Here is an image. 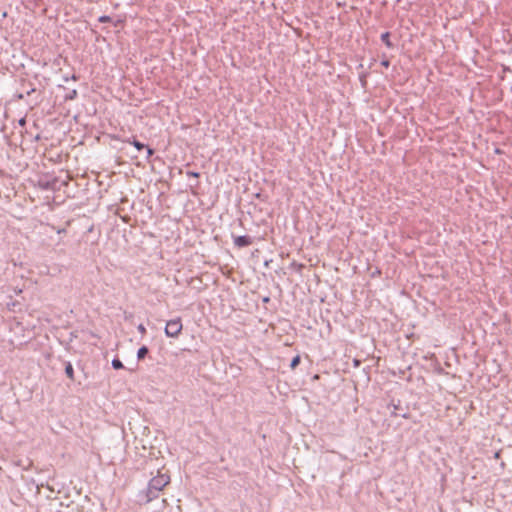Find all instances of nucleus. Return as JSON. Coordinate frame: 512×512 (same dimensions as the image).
<instances>
[{"label": "nucleus", "mask_w": 512, "mask_h": 512, "mask_svg": "<svg viewBox=\"0 0 512 512\" xmlns=\"http://www.w3.org/2000/svg\"><path fill=\"white\" fill-rule=\"evenodd\" d=\"M182 322L180 318L169 320L165 326V334L171 338H177L182 331Z\"/></svg>", "instance_id": "1"}, {"label": "nucleus", "mask_w": 512, "mask_h": 512, "mask_svg": "<svg viewBox=\"0 0 512 512\" xmlns=\"http://www.w3.org/2000/svg\"><path fill=\"white\" fill-rule=\"evenodd\" d=\"M170 482V477L166 474H158L149 481L151 488L154 490H162Z\"/></svg>", "instance_id": "2"}, {"label": "nucleus", "mask_w": 512, "mask_h": 512, "mask_svg": "<svg viewBox=\"0 0 512 512\" xmlns=\"http://www.w3.org/2000/svg\"><path fill=\"white\" fill-rule=\"evenodd\" d=\"M159 492H160V490H154L151 488V485L148 484V487H147L146 491L144 492V502L149 503L153 499L157 498Z\"/></svg>", "instance_id": "3"}, {"label": "nucleus", "mask_w": 512, "mask_h": 512, "mask_svg": "<svg viewBox=\"0 0 512 512\" xmlns=\"http://www.w3.org/2000/svg\"><path fill=\"white\" fill-rule=\"evenodd\" d=\"M234 244L239 247H246L252 244V239L249 236H237L234 238Z\"/></svg>", "instance_id": "4"}, {"label": "nucleus", "mask_w": 512, "mask_h": 512, "mask_svg": "<svg viewBox=\"0 0 512 512\" xmlns=\"http://www.w3.org/2000/svg\"><path fill=\"white\" fill-rule=\"evenodd\" d=\"M65 373L69 379L74 380V369L70 362L65 365Z\"/></svg>", "instance_id": "5"}, {"label": "nucleus", "mask_w": 512, "mask_h": 512, "mask_svg": "<svg viewBox=\"0 0 512 512\" xmlns=\"http://www.w3.org/2000/svg\"><path fill=\"white\" fill-rule=\"evenodd\" d=\"M381 40L385 43L388 48H392L393 44L390 41V33L385 32L381 35Z\"/></svg>", "instance_id": "6"}, {"label": "nucleus", "mask_w": 512, "mask_h": 512, "mask_svg": "<svg viewBox=\"0 0 512 512\" xmlns=\"http://www.w3.org/2000/svg\"><path fill=\"white\" fill-rule=\"evenodd\" d=\"M148 353V348L146 346H142L138 349V352H137V358L139 360L143 359Z\"/></svg>", "instance_id": "7"}, {"label": "nucleus", "mask_w": 512, "mask_h": 512, "mask_svg": "<svg viewBox=\"0 0 512 512\" xmlns=\"http://www.w3.org/2000/svg\"><path fill=\"white\" fill-rule=\"evenodd\" d=\"M127 142L131 143L139 151L145 148V145L143 143L137 141L136 139H133L132 141L127 140Z\"/></svg>", "instance_id": "8"}, {"label": "nucleus", "mask_w": 512, "mask_h": 512, "mask_svg": "<svg viewBox=\"0 0 512 512\" xmlns=\"http://www.w3.org/2000/svg\"><path fill=\"white\" fill-rule=\"evenodd\" d=\"M112 366L114 369H121L123 368V364L122 362L118 359V358H115L112 360Z\"/></svg>", "instance_id": "9"}, {"label": "nucleus", "mask_w": 512, "mask_h": 512, "mask_svg": "<svg viewBox=\"0 0 512 512\" xmlns=\"http://www.w3.org/2000/svg\"><path fill=\"white\" fill-rule=\"evenodd\" d=\"M299 363H300V356H298V355H297V356H295V357L292 359V361H291V363H290V367H291L292 369H295V368L299 365Z\"/></svg>", "instance_id": "10"}, {"label": "nucleus", "mask_w": 512, "mask_h": 512, "mask_svg": "<svg viewBox=\"0 0 512 512\" xmlns=\"http://www.w3.org/2000/svg\"><path fill=\"white\" fill-rule=\"evenodd\" d=\"M138 331L141 333V334H145L146 333V328L143 324H139L138 327H137Z\"/></svg>", "instance_id": "11"}, {"label": "nucleus", "mask_w": 512, "mask_h": 512, "mask_svg": "<svg viewBox=\"0 0 512 512\" xmlns=\"http://www.w3.org/2000/svg\"><path fill=\"white\" fill-rule=\"evenodd\" d=\"M99 21L102 22V23L109 22L110 21V17L109 16H101L99 18Z\"/></svg>", "instance_id": "12"}, {"label": "nucleus", "mask_w": 512, "mask_h": 512, "mask_svg": "<svg viewBox=\"0 0 512 512\" xmlns=\"http://www.w3.org/2000/svg\"><path fill=\"white\" fill-rule=\"evenodd\" d=\"M154 154V150L152 148L147 147V158H150Z\"/></svg>", "instance_id": "13"}, {"label": "nucleus", "mask_w": 512, "mask_h": 512, "mask_svg": "<svg viewBox=\"0 0 512 512\" xmlns=\"http://www.w3.org/2000/svg\"><path fill=\"white\" fill-rule=\"evenodd\" d=\"M381 65L387 68V67H389L390 62H389V60H383V61L381 62Z\"/></svg>", "instance_id": "14"}, {"label": "nucleus", "mask_w": 512, "mask_h": 512, "mask_svg": "<svg viewBox=\"0 0 512 512\" xmlns=\"http://www.w3.org/2000/svg\"><path fill=\"white\" fill-rule=\"evenodd\" d=\"M25 124H26V119H25V118H21V119L19 120V125H20V126H25Z\"/></svg>", "instance_id": "15"}, {"label": "nucleus", "mask_w": 512, "mask_h": 512, "mask_svg": "<svg viewBox=\"0 0 512 512\" xmlns=\"http://www.w3.org/2000/svg\"><path fill=\"white\" fill-rule=\"evenodd\" d=\"M75 95H76V91L73 90L72 93H71V96L69 98L72 99Z\"/></svg>", "instance_id": "16"}, {"label": "nucleus", "mask_w": 512, "mask_h": 512, "mask_svg": "<svg viewBox=\"0 0 512 512\" xmlns=\"http://www.w3.org/2000/svg\"><path fill=\"white\" fill-rule=\"evenodd\" d=\"M499 455H500V453H499V452H496V453H495V457H496V458H498V457H499Z\"/></svg>", "instance_id": "17"}]
</instances>
